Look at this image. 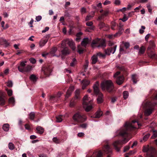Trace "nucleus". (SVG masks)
<instances>
[{
    "label": "nucleus",
    "mask_w": 157,
    "mask_h": 157,
    "mask_svg": "<svg viewBox=\"0 0 157 157\" xmlns=\"http://www.w3.org/2000/svg\"><path fill=\"white\" fill-rule=\"evenodd\" d=\"M135 123L139 127L141 126V124L139 123L138 121L134 120L131 122H126L123 127L121 128L120 130L117 131V133H118L119 135L122 136L124 138L122 141L117 140L113 144V146L117 151L119 152L120 151V148L118 147V146L126 143L131 138L128 132L136 128Z\"/></svg>",
    "instance_id": "1"
},
{
    "label": "nucleus",
    "mask_w": 157,
    "mask_h": 157,
    "mask_svg": "<svg viewBox=\"0 0 157 157\" xmlns=\"http://www.w3.org/2000/svg\"><path fill=\"white\" fill-rule=\"evenodd\" d=\"M101 87L103 90H106L108 92H111L114 91L113 83L110 80H105L101 83Z\"/></svg>",
    "instance_id": "2"
},
{
    "label": "nucleus",
    "mask_w": 157,
    "mask_h": 157,
    "mask_svg": "<svg viewBox=\"0 0 157 157\" xmlns=\"http://www.w3.org/2000/svg\"><path fill=\"white\" fill-rule=\"evenodd\" d=\"M92 101L93 99L88 97L87 95L83 98V107L86 111L89 112L93 108V106L91 104Z\"/></svg>",
    "instance_id": "3"
},
{
    "label": "nucleus",
    "mask_w": 157,
    "mask_h": 157,
    "mask_svg": "<svg viewBox=\"0 0 157 157\" xmlns=\"http://www.w3.org/2000/svg\"><path fill=\"white\" fill-rule=\"evenodd\" d=\"M143 151L146 152V157H156L155 151V149L149 145L144 146L143 147Z\"/></svg>",
    "instance_id": "4"
},
{
    "label": "nucleus",
    "mask_w": 157,
    "mask_h": 157,
    "mask_svg": "<svg viewBox=\"0 0 157 157\" xmlns=\"http://www.w3.org/2000/svg\"><path fill=\"white\" fill-rule=\"evenodd\" d=\"M91 46L93 48L96 47L98 48L100 47L104 48L106 47V45L104 40L97 39L93 40Z\"/></svg>",
    "instance_id": "5"
},
{
    "label": "nucleus",
    "mask_w": 157,
    "mask_h": 157,
    "mask_svg": "<svg viewBox=\"0 0 157 157\" xmlns=\"http://www.w3.org/2000/svg\"><path fill=\"white\" fill-rule=\"evenodd\" d=\"M72 118L75 121L78 123L83 122L87 119L85 115L81 114L79 112H77L73 116Z\"/></svg>",
    "instance_id": "6"
},
{
    "label": "nucleus",
    "mask_w": 157,
    "mask_h": 157,
    "mask_svg": "<svg viewBox=\"0 0 157 157\" xmlns=\"http://www.w3.org/2000/svg\"><path fill=\"white\" fill-rule=\"evenodd\" d=\"M90 42L88 38H84L81 43V45L78 46V52L79 54H82L85 49V48Z\"/></svg>",
    "instance_id": "7"
},
{
    "label": "nucleus",
    "mask_w": 157,
    "mask_h": 157,
    "mask_svg": "<svg viewBox=\"0 0 157 157\" xmlns=\"http://www.w3.org/2000/svg\"><path fill=\"white\" fill-rule=\"evenodd\" d=\"M67 44L73 50L75 49V44L72 40L67 39L63 40L61 44L62 46H64V44Z\"/></svg>",
    "instance_id": "8"
},
{
    "label": "nucleus",
    "mask_w": 157,
    "mask_h": 157,
    "mask_svg": "<svg viewBox=\"0 0 157 157\" xmlns=\"http://www.w3.org/2000/svg\"><path fill=\"white\" fill-rule=\"evenodd\" d=\"M42 70L44 74L47 76H48L52 72V67L50 66H46L43 67Z\"/></svg>",
    "instance_id": "9"
},
{
    "label": "nucleus",
    "mask_w": 157,
    "mask_h": 157,
    "mask_svg": "<svg viewBox=\"0 0 157 157\" xmlns=\"http://www.w3.org/2000/svg\"><path fill=\"white\" fill-rule=\"evenodd\" d=\"M106 144L103 147V151L106 154L111 153L112 151L111 148L108 145V141H106Z\"/></svg>",
    "instance_id": "10"
},
{
    "label": "nucleus",
    "mask_w": 157,
    "mask_h": 157,
    "mask_svg": "<svg viewBox=\"0 0 157 157\" xmlns=\"http://www.w3.org/2000/svg\"><path fill=\"white\" fill-rule=\"evenodd\" d=\"M117 47V45H115L113 48H110L107 49L105 50L106 54L107 55H110L111 53L114 54L116 50Z\"/></svg>",
    "instance_id": "11"
},
{
    "label": "nucleus",
    "mask_w": 157,
    "mask_h": 157,
    "mask_svg": "<svg viewBox=\"0 0 157 157\" xmlns=\"http://www.w3.org/2000/svg\"><path fill=\"white\" fill-rule=\"evenodd\" d=\"M27 63L26 61H22L20 63V65L17 68L19 71L21 72H24V70L25 69V63Z\"/></svg>",
    "instance_id": "12"
},
{
    "label": "nucleus",
    "mask_w": 157,
    "mask_h": 157,
    "mask_svg": "<svg viewBox=\"0 0 157 157\" xmlns=\"http://www.w3.org/2000/svg\"><path fill=\"white\" fill-rule=\"evenodd\" d=\"M98 86L99 84L98 82H97L94 84L93 86L94 92L96 95L99 94L100 93H101L99 91Z\"/></svg>",
    "instance_id": "13"
},
{
    "label": "nucleus",
    "mask_w": 157,
    "mask_h": 157,
    "mask_svg": "<svg viewBox=\"0 0 157 157\" xmlns=\"http://www.w3.org/2000/svg\"><path fill=\"white\" fill-rule=\"evenodd\" d=\"M74 89V87L73 86H71L70 87L69 89L67 90L65 96L66 98H68L70 96L72 93V92Z\"/></svg>",
    "instance_id": "14"
},
{
    "label": "nucleus",
    "mask_w": 157,
    "mask_h": 157,
    "mask_svg": "<svg viewBox=\"0 0 157 157\" xmlns=\"http://www.w3.org/2000/svg\"><path fill=\"white\" fill-rule=\"evenodd\" d=\"M155 48V45L154 42L152 41H150V44L147 48V51L149 53H150V51H151L152 50L154 49Z\"/></svg>",
    "instance_id": "15"
},
{
    "label": "nucleus",
    "mask_w": 157,
    "mask_h": 157,
    "mask_svg": "<svg viewBox=\"0 0 157 157\" xmlns=\"http://www.w3.org/2000/svg\"><path fill=\"white\" fill-rule=\"evenodd\" d=\"M90 82L88 80H87L86 79L83 80L82 82V89L84 90L86 87L90 84Z\"/></svg>",
    "instance_id": "16"
},
{
    "label": "nucleus",
    "mask_w": 157,
    "mask_h": 157,
    "mask_svg": "<svg viewBox=\"0 0 157 157\" xmlns=\"http://www.w3.org/2000/svg\"><path fill=\"white\" fill-rule=\"evenodd\" d=\"M98 97L97 99V102L98 103L100 104L103 101V95L102 93H100L99 94H98Z\"/></svg>",
    "instance_id": "17"
},
{
    "label": "nucleus",
    "mask_w": 157,
    "mask_h": 157,
    "mask_svg": "<svg viewBox=\"0 0 157 157\" xmlns=\"http://www.w3.org/2000/svg\"><path fill=\"white\" fill-rule=\"evenodd\" d=\"M102 153L101 151L94 152L91 157H101Z\"/></svg>",
    "instance_id": "18"
},
{
    "label": "nucleus",
    "mask_w": 157,
    "mask_h": 157,
    "mask_svg": "<svg viewBox=\"0 0 157 157\" xmlns=\"http://www.w3.org/2000/svg\"><path fill=\"white\" fill-rule=\"evenodd\" d=\"M153 110V108L152 106H151L149 108L146 109L145 111V114L146 116H149L152 113Z\"/></svg>",
    "instance_id": "19"
},
{
    "label": "nucleus",
    "mask_w": 157,
    "mask_h": 157,
    "mask_svg": "<svg viewBox=\"0 0 157 157\" xmlns=\"http://www.w3.org/2000/svg\"><path fill=\"white\" fill-rule=\"evenodd\" d=\"M124 82V78L123 76H120L118 77L116 80V83L119 85L122 84Z\"/></svg>",
    "instance_id": "20"
},
{
    "label": "nucleus",
    "mask_w": 157,
    "mask_h": 157,
    "mask_svg": "<svg viewBox=\"0 0 157 157\" xmlns=\"http://www.w3.org/2000/svg\"><path fill=\"white\" fill-rule=\"evenodd\" d=\"M57 50V48L56 47H53L51 49V51H50L49 53L52 56H59L60 55V54H59V56H56L55 54Z\"/></svg>",
    "instance_id": "21"
},
{
    "label": "nucleus",
    "mask_w": 157,
    "mask_h": 157,
    "mask_svg": "<svg viewBox=\"0 0 157 157\" xmlns=\"http://www.w3.org/2000/svg\"><path fill=\"white\" fill-rule=\"evenodd\" d=\"M62 54L64 55H67L70 53L69 50L67 48H65L61 51Z\"/></svg>",
    "instance_id": "22"
},
{
    "label": "nucleus",
    "mask_w": 157,
    "mask_h": 157,
    "mask_svg": "<svg viewBox=\"0 0 157 157\" xmlns=\"http://www.w3.org/2000/svg\"><path fill=\"white\" fill-rule=\"evenodd\" d=\"M80 90L79 89L76 90L75 91V98L76 99H79L81 97L80 95Z\"/></svg>",
    "instance_id": "23"
},
{
    "label": "nucleus",
    "mask_w": 157,
    "mask_h": 157,
    "mask_svg": "<svg viewBox=\"0 0 157 157\" xmlns=\"http://www.w3.org/2000/svg\"><path fill=\"white\" fill-rule=\"evenodd\" d=\"M145 50V47L144 46H141L139 49L138 55H141L142 54H143L144 53Z\"/></svg>",
    "instance_id": "24"
},
{
    "label": "nucleus",
    "mask_w": 157,
    "mask_h": 157,
    "mask_svg": "<svg viewBox=\"0 0 157 157\" xmlns=\"http://www.w3.org/2000/svg\"><path fill=\"white\" fill-rule=\"evenodd\" d=\"M1 41L3 42L4 45H4L5 47H7L10 45V43L6 39L2 38H1Z\"/></svg>",
    "instance_id": "25"
},
{
    "label": "nucleus",
    "mask_w": 157,
    "mask_h": 157,
    "mask_svg": "<svg viewBox=\"0 0 157 157\" xmlns=\"http://www.w3.org/2000/svg\"><path fill=\"white\" fill-rule=\"evenodd\" d=\"M102 113L101 111L100 110L97 111L95 113V116L93 117L94 118H99L102 116Z\"/></svg>",
    "instance_id": "26"
},
{
    "label": "nucleus",
    "mask_w": 157,
    "mask_h": 157,
    "mask_svg": "<svg viewBox=\"0 0 157 157\" xmlns=\"http://www.w3.org/2000/svg\"><path fill=\"white\" fill-rule=\"evenodd\" d=\"M47 40H42L39 42V46L40 47H42L44 46L47 42Z\"/></svg>",
    "instance_id": "27"
},
{
    "label": "nucleus",
    "mask_w": 157,
    "mask_h": 157,
    "mask_svg": "<svg viewBox=\"0 0 157 157\" xmlns=\"http://www.w3.org/2000/svg\"><path fill=\"white\" fill-rule=\"evenodd\" d=\"M3 129L5 131H8L9 129V125L8 124H6L3 125L2 127Z\"/></svg>",
    "instance_id": "28"
},
{
    "label": "nucleus",
    "mask_w": 157,
    "mask_h": 157,
    "mask_svg": "<svg viewBox=\"0 0 157 157\" xmlns=\"http://www.w3.org/2000/svg\"><path fill=\"white\" fill-rule=\"evenodd\" d=\"M124 30L122 28H120L118 32L117 33H116L114 35V36H115L117 37L118 36H120Z\"/></svg>",
    "instance_id": "29"
},
{
    "label": "nucleus",
    "mask_w": 157,
    "mask_h": 157,
    "mask_svg": "<svg viewBox=\"0 0 157 157\" xmlns=\"http://www.w3.org/2000/svg\"><path fill=\"white\" fill-rule=\"evenodd\" d=\"M36 130L40 134H42L44 132V129L40 126H38L36 128Z\"/></svg>",
    "instance_id": "30"
},
{
    "label": "nucleus",
    "mask_w": 157,
    "mask_h": 157,
    "mask_svg": "<svg viewBox=\"0 0 157 157\" xmlns=\"http://www.w3.org/2000/svg\"><path fill=\"white\" fill-rule=\"evenodd\" d=\"M150 51V53H149L147 51V53L148 56L151 58H154L155 56V54L152 50Z\"/></svg>",
    "instance_id": "31"
},
{
    "label": "nucleus",
    "mask_w": 157,
    "mask_h": 157,
    "mask_svg": "<svg viewBox=\"0 0 157 157\" xmlns=\"http://www.w3.org/2000/svg\"><path fill=\"white\" fill-rule=\"evenodd\" d=\"M92 63L95 64L98 60V58L96 56H93L91 58Z\"/></svg>",
    "instance_id": "32"
},
{
    "label": "nucleus",
    "mask_w": 157,
    "mask_h": 157,
    "mask_svg": "<svg viewBox=\"0 0 157 157\" xmlns=\"http://www.w3.org/2000/svg\"><path fill=\"white\" fill-rule=\"evenodd\" d=\"M32 69V66L30 65H28L25 67L24 71V72H28L30 71Z\"/></svg>",
    "instance_id": "33"
},
{
    "label": "nucleus",
    "mask_w": 157,
    "mask_h": 157,
    "mask_svg": "<svg viewBox=\"0 0 157 157\" xmlns=\"http://www.w3.org/2000/svg\"><path fill=\"white\" fill-rule=\"evenodd\" d=\"M63 116L59 115L56 117V121L58 122H60L62 121Z\"/></svg>",
    "instance_id": "34"
},
{
    "label": "nucleus",
    "mask_w": 157,
    "mask_h": 157,
    "mask_svg": "<svg viewBox=\"0 0 157 157\" xmlns=\"http://www.w3.org/2000/svg\"><path fill=\"white\" fill-rule=\"evenodd\" d=\"M128 92L127 91H125L123 92V96L124 99H126L128 98Z\"/></svg>",
    "instance_id": "35"
},
{
    "label": "nucleus",
    "mask_w": 157,
    "mask_h": 157,
    "mask_svg": "<svg viewBox=\"0 0 157 157\" xmlns=\"http://www.w3.org/2000/svg\"><path fill=\"white\" fill-rule=\"evenodd\" d=\"M35 116V114L34 112H31L29 114V117L32 120H33L34 119Z\"/></svg>",
    "instance_id": "36"
},
{
    "label": "nucleus",
    "mask_w": 157,
    "mask_h": 157,
    "mask_svg": "<svg viewBox=\"0 0 157 157\" xmlns=\"http://www.w3.org/2000/svg\"><path fill=\"white\" fill-rule=\"evenodd\" d=\"M157 137V131H153V134L151 136V138L152 139H154Z\"/></svg>",
    "instance_id": "37"
},
{
    "label": "nucleus",
    "mask_w": 157,
    "mask_h": 157,
    "mask_svg": "<svg viewBox=\"0 0 157 157\" xmlns=\"http://www.w3.org/2000/svg\"><path fill=\"white\" fill-rule=\"evenodd\" d=\"M9 102L10 103L12 104L13 105H14L15 100L13 97L10 98L9 99Z\"/></svg>",
    "instance_id": "38"
},
{
    "label": "nucleus",
    "mask_w": 157,
    "mask_h": 157,
    "mask_svg": "<svg viewBox=\"0 0 157 157\" xmlns=\"http://www.w3.org/2000/svg\"><path fill=\"white\" fill-rule=\"evenodd\" d=\"M97 55L100 58H105V55L101 53L100 52H99L97 53Z\"/></svg>",
    "instance_id": "39"
},
{
    "label": "nucleus",
    "mask_w": 157,
    "mask_h": 157,
    "mask_svg": "<svg viewBox=\"0 0 157 157\" xmlns=\"http://www.w3.org/2000/svg\"><path fill=\"white\" fill-rule=\"evenodd\" d=\"M9 148L10 150H13L14 149V144L12 143H10L8 145Z\"/></svg>",
    "instance_id": "40"
},
{
    "label": "nucleus",
    "mask_w": 157,
    "mask_h": 157,
    "mask_svg": "<svg viewBox=\"0 0 157 157\" xmlns=\"http://www.w3.org/2000/svg\"><path fill=\"white\" fill-rule=\"evenodd\" d=\"M76 63V60L75 58H74L72 59L71 63L70 64V66L71 67H74Z\"/></svg>",
    "instance_id": "41"
},
{
    "label": "nucleus",
    "mask_w": 157,
    "mask_h": 157,
    "mask_svg": "<svg viewBox=\"0 0 157 157\" xmlns=\"http://www.w3.org/2000/svg\"><path fill=\"white\" fill-rule=\"evenodd\" d=\"M136 75H132V79L133 82L134 83H136L137 81L136 80Z\"/></svg>",
    "instance_id": "42"
},
{
    "label": "nucleus",
    "mask_w": 157,
    "mask_h": 157,
    "mask_svg": "<svg viewBox=\"0 0 157 157\" xmlns=\"http://www.w3.org/2000/svg\"><path fill=\"white\" fill-rule=\"evenodd\" d=\"M3 97H4L0 98V105H3L5 104V100Z\"/></svg>",
    "instance_id": "43"
},
{
    "label": "nucleus",
    "mask_w": 157,
    "mask_h": 157,
    "mask_svg": "<svg viewBox=\"0 0 157 157\" xmlns=\"http://www.w3.org/2000/svg\"><path fill=\"white\" fill-rule=\"evenodd\" d=\"M30 79L33 81H35L36 80V76L34 75H31L30 77Z\"/></svg>",
    "instance_id": "44"
},
{
    "label": "nucleus",
    "mask_w": 157,
    "mask_h": 157,
    "mask_svg": "<svg viewBox=\"0 0 157 157\" xmlns=\"http://www.w3.org/2000/svg\"><path fill=\"white\" fill-rule=\"evenodd\" d=\"M87 126V124L86 123H83L80 124L78 127L81 128L83 129H86Z\"/></svg>",
    "instance_id": "45"
},
{
    "label": "nucleus",
    "mask_w": 157,
    "mask_h": 157,
    "mask_svg": "<svg viewBox=\"0 0 157 157\" xmlns=\"http://www.w3.org/2000/svg\"><path fill=\"white\" fill-rule=\"evenodd\" d=\"M145 27L144 26H141V29L139 30V33L141 34H143L144 32V30L145 29Z\"/></svg>",
    "instance_id": "46"
},
{
    "label": "nucleus",
    "mask_w": 157,
    "mask_h": 157,
    "mask_svg": "<svg viewBox=\"0 0 157 157\" xmlns=\"http://www.w3.org/2000/svg\"><path fill=\"white\" fill-rule=\"evenodd\" d=\"M150 134L149 133H148L146 135L143 137V140L144 141H146L148 139V138L150 136Z\"/></svg>",
    "instance_id": "47"
},
{
    "label": "nucleus",
    "mask_w": 157,
    "mask_h": 157,
    "mask_svg": "<svg viewBox=\"0 0 157 157\" xmlns=\"http://www.w3.org/2000/svg\"><path fill=\"white\" fill-rule=\"evenodd\" d=\"M7 91V93L8 95L9 96H11L13 94L12 90H6Z\"/></svg>",
    "instance_id": "48"
},
{
    "label": "nucleus",
    "mask_w": 157,
    "mask_h": 157,
    "mask_svg": "<svg viewBox=\"0 0 157 157\" xmlns=\"http://www.w3.org/2000/svg\"><path fill=\"white\" fill-rule=\"evenodd\" d=\"M93 17V15L92 16H91L90 15H87L86 18V21H87L90 20L91 19V18H92Z\"/></svg>",
    "instance_id": "49"
},
{
    "label": "nucleus",
    "mask_w": 157,
    "mask_h": 157,
    "mask_svg": "<svg viewBox=\"0 0 157 157\" xmlns=\"http://www.w3.org/2000/svg\"><path fill=\"white\" fill-rule=\"evenodd\" d=\"M94 27H88L86 29V31L88 32H91L92 30H93L94 29Z\"/></svg>",
    "instance_id": "50"
},
{
    "label": "nucleus",
    "mask_w": 157,
    "mask_h": 157,
    "mask_svg": "<svg viewBox=\"0 0 157 157\" xmlns=\"http://www.w3.org/2000/svg\"><path fill=\"white\" fill-rule=\"evenodd\" d=\"M52 140L56 144H58L59 143V140L56 137H54L52 139Z\"/></svg>",
    "instance_id": "51"
},
{
    "label": "nucleus",
    "mask_w": 157,
    "mask_h": 157,
    "mask_svg": "<svg viewBox=\"0 0 157 157\" xmlns=\"http://www.w3.org/2000/svg\"><path fill=\"white\" fill-rule=\"evenodd\" d=\"M86 25L89 26L91 27H93V23L92 21H88L86 23Z\"/></svg>",
    "instance_id": "52"
},
{
    "label": "nucleus",
    "mask_w": 157,
    "mask_h": 157,
    "mask_svg": "<svg viewBox=\"0 0 157 157\" xmlns=\"http://www.w3.org/2000/svg\"><path fill=\"white\" fill-rule=\"evenodd\" d=\"M81 12L82 14H84L86 13V9L84 7H82L81 9Z\"/></svg>",
    "instance_id": "53"
},
{
    "label": "nucleus",
    "mask_w": 157,
    "mask_h": 157,
    "mask_svg": "<svg viewBox=\"0 0 157 157\" xmlns=\"http://www.w3.org/2000/svg\"><path fill=\"white\" fill-rule=\"evenodd\" d=\"M124 45L125 48L127 49L130 46V44L128 42H125L124 43Z\"/></svg>",
    "instance_id": "54"
},
{
    "label": "nucleus",
    "mask_w": 157,
    "mask_h": 157,
    "mask_svg": "<svg viewBox=\"0 0 157 157\" xmlns=\"http://www.w3.org/2000/svg\"><path fill=\"white\" fill-rule=\"evenodd\" d=\"M30 62L33 64H34L36 63V59L33 58H31L29 59Z\"/></svg>",
    "instance_id": "55"
},
{
    "label": "nucleus",
    "mask_w": 157,
    "mask_h": 157,
    "mask_svg": "<svg viewBox=\"0 0 157 157\" xmlns=\"http://www.w3.org/2000/svg\"><path fill=\"white\" fill-rule=\"evenodd\" d=\"M7 85L9 87H11L13 85V83L11 81H9L7 83Z\"/></svg>",
    "instance_id": "56"
},
{
    "label": "nucleus",
    "mask_w": 157,
    "mask_h": 157,
    "mask_svg": "<svg viewBox=\"0 0 157 157\" xmlns=\"http://www.w3.org/2000/svg\"><path fill=\"white\" fill-rule=\"evenodd\" d=\"M114 4L116 5H119L121 4V1L120 0H115Z\"/></svg>",
    "instance_id": "57"
},
{
    "label": "nucleus",
    "mask_w": 157,
    "mask_h": 157,
    "mask_svg": "<svg viewBox=\"0 0 157 157\" xmlns=\"http://www.w3.org/2000/svg\"><path fill=\"white\" fill-rule=\"evenodd\" d=\"M105 26V24L103 22H101L99 24V26L100 29L103 28Z\"/></svg>",
    "instance_id": "58"
},
{
    "label": "nucleus",
    "mask_w": 157,
    "mask_h": 157,
    "mask_svg": "<svg viewBox=\"0 0 157 157\" xmlns=\"http://www.w3.org/2000/svg\"><path fill=\"white\" fill-rule=\"evenodd\" d=\"M33 19H31L30 21L29 25L30 26V27H33Z\"/></svg>",
    "instance_id": "59"
},
{
    "label": "nucleus",
    "mask_w": 157,
    "mask_h": 157,
    "mask_svg": "<svg viewBox=\"0 0 157 157\" xmlns=\"http://www.w3.org/2000/svg\"><path fill=\"white\" fill-rule=\"evenodd\" d=\"M42 18V17L40 16H39L36 17V19L37 21H40Z\"/></svg>",
    "instance_id": "60"
},
{
    "label": "nucleus",
    "mask_w": 157,
    "mask_h": 157,
    "mask_svg": "<svg viewBox=\"0 0 157 157\" xmlns=\"http://www.w3.org/2000/svg\"><path fill=\"white\" fill-rule=\"evenodd\" d=\"M130 148V147L129 146H127L124 147V152H125L127 151Z\"/></svg>",
    "instance_id": "61"
},
{
    "label": "nucleus",
    "mask_w": 157,
    "mask_h": 157,
    "mask_svg": "<svg viewBox=\"0 0 157 157\" xmlns=\"http://www.w3.org/2000/svg\"><path fill=\"white\" fill-rule=\"evenodd\" d=\"M84 133L83 132H79L78 134V136L79 137H82L84 135Z\"/></svg>",
    "instance_id": "62"
},
{
    "label": "nucleus",
    "mask_w": 157,
    "mask_h": 157,
    "mask_svg": "<svg viewBox=\"0 0 157 157\" xmlns=\"http://www.w3.org/2000/svg\"><path fill=\"white\" fill-rule=\"evenodd\" d=\"M109 13V12L108 10L105 11L104 13L102 14V15L104 16H106Z\"/></svg>",
    "instance_id": "63"
},
{
    "label": "nucleus",
    "mask_w": 157,
    "mask_h": 157,
    "mask_svg": "<svg viewBox=\"0 0 157 157\" xmlns=\"http://www.w3.org/2000/svg\"><path fill=\"white\" fill-rule=\"evenodd\" d=\"M110 1L107 0H106L103 3V4L104 5H107L110 4Z\"/></svg>",
    "instance_id": "64"
}]
</instances>
